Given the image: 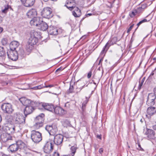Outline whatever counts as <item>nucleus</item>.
<instances>
[{
	"label": "nucleus",
	"mask_w": 156,
	"mask_h": 156,
	"mask_svg": "<svg viewBox=\"0 0 156 156\" xmlns=\"http://www.w3.org/2000/svg\"><path fill=\"white\" fill-rule=\"evenodd\" d=\"M25 146V144L21 140H19L15 144L11 145L9 147L8 149L12 153H15L17 151L23 149Z\"/></svg>",
	"instance_id": "nucleus-1"
},
{
	"label": "nucleus",
	"mask_w": 156,
	"mask_h": 156,
	"mask_svg": "<svg viewBox=\"0 0 156 156\" xmlns=\"http://www.w3.org/2000/svg\"><path fill=\"white\" fill-rule=\"evenodd\" d=\"M26 117L19 112H16L14 114L13 122L15 124H24L25 123Z\"/></svg>",
	"instance_id": "nucleus-2"
},
{
	"label": "nucleus",
	"mask_w": 156,
	"mask_h": 156,
	"mask_svg": "<svg viewBox=\"0 0 156 156\" xmlns=\"http://www.w3.org/2000/svg\"><path fill=\"white\" fill-rule=\"evenodd\" d=\"M44 114H41L37 116L35 119V124L34 126L35 128L38 129L41 127L43 125V122L44 121L43 117L44 116Z\"/></svg>",
	"instance_id": "nucleus-3"
},
{
	"label": "nucleus",
	"mask_w": 156,
	"mask_h": 156,
	"mask_svg": "<svg viewBox=\"0 0 156 156\" xmlns=\"http://www.w3.org/2000/svg\"><path fill=\"white\" fill-rule=\"evenodd\" d=\"M31 139L35 143H38L42 140L41 134L38 131L33 130L31 132Z\"/></svg>",
	"instance_id": "nucleus-4"
},
{
	"label": "nucleus",
	"mask_w": 156,
	"mask_h": 156,
	"mask_svg": "<svg viewBox=\"0 0 156 156\" xmlns=\"http://www.w3.org/2000/svg\"><path fill=\"white\" fill-rule=\"evenodd\" d=\"M41 14L43 17L49 19L52 17L51 9L48 7L44 8L41 12Z\"/></svg>",
	"instance_id": "nucleus-5"
},
{
	"label": "nucleus",
	"mask_w": 156,
	"mask_h": 156,
	"mask_svg": "<svg viewBox=\"0 0 156 156\" xmlns=\"http://www.w3.org/2000/svg\"><path fill=\"white\" fill-rule=\"evenodd\" d=\"M1 108L4 113L11 114L13 111L12 105L9 103H4L1 106Z\"/></svg>",
	"instance_id": "nucleus-6"
},
{
	"label": "nucleus",
	"mask_w": 156,
	"mask_h": 156,
	"mask_svg": "<svg viewBox=\"0 0 156 156\" xmlns=\"http://www.w3.org/2000/svg\"><path fill=\"white\" fill-rule=\"evenodd\" d=\"M45 129L51 135H54L58 131L57 126L55 124H53L51 125H47Z\"/></svg>",
	"instance_id": "nucleus-7"
},
{
	"label": "nucleus",
	"mask_w": 156,
	"mask_h": 156,
	"mask_svg": "<svg viewBox=\"0 0 156 156\" xmlns=\"http://www.w3.org/2000/svg\"><path fill=\"white\" fill-rule=\"evenodd\" d=\"M8 58L13 61H16L18 59V55L17 51L11 50L7 52Z\"/></svg>",
	"instance_id": "nucleus-8"
},
{
	"label": "nucleus",
	"mask_w": 156,
	"mask_h": 156,
	"mask_svg": "<svg viewBox=\"0 0 156 156\" xmlns=\"http://www.w3.org/2000/svg\"><path fill=\"white\" fill-rule=\"evenodd\" d=\"M156 95L154 92L148 94L147 101V104L148 105L152 106L155 104L154 100L156 98Z\"/></svg>",
	"instance_id": "nucleus-9"
},
{
	"label": "nucleus",
	"mask_w": 156,
	"mask_h": 156,
	"mask_svg": "<svg viewBox=\"0 0 156 156\" xmlns=\"http://www.w3.org/2000/svg\"><path fill=\"white\" fill-rule=\"evenodd\" d=\"M54 144L51 142H47L44 147V152L47 153H50L53 149Z\"/></svg>",
	"instance_id": "nucleus-10"
},
{
	"label": "nucleus",
	"mask_w": 156,
	"mask_h": 156,
	"mask_svg": "<svg viewBox=\"0 0 156 156\" xmlns=\"http://www.w3.org/2000/svg\"><path fill=\"white\" fill-rule=\"evenodd\" d=\"M42 21L41 18L40 17H34L30 20V23L32 26L37 27Z\"/></svg>",
	"instance_id": "nucleus-11"
},
{
	"label": "nucleus",
	"mask_w": 156,
	"mask_h": 156,
	"mask_svg": "<svg viewBox=\"0 0 156 156\" xmlns=\"http://www.w3.org/2000/svg\"><path fill=\"white\" fill-rule=\"evenodd\" d=\"M64 136L61 134H57L55 135L54 138V144L58 145L62 144Z\"/></svg>",
	"instance_id": "nucleus-12"
},
{
	"label": "nucleus",
	"mask_w": 156,
	"mask_h": 156,
	"mask_svg": "<svg viewBox=\"0 0 156 156\" xmlns=\"http://www.w3.org/2000/svg\"><path fill=\"white\" fill-rule=\"evenodd\" d=\"M76 5V2L75 0H69L66 2V4L65 5L70 10H72L73 8Z\"/></svg>",
	"instance_id": "nucleus-13"
},
{
	"label": "nucleus",
	"mask_w": 156,
	"mask_h": 156,
	"mask_svg": "<svg viewBox=\"0 0 156 156\" xmlns=\"http://www.w3.org/2000/svg\"><path fill=\"white\" fill-rule=\"evenodd\" d=\"M34 109V107L33 106V105L30 104L29 105L26 107L24 110L25 116L27 117L28 115L31 113Z\"/></svg>",
	"instance_id": "nucleus-14"
},
{
	"label": "nucleus",
	"mask_w": 156,
	"mask_h": 156,
	"mask_svg": "<svg viewBox=\"0 0 156 156\" xmlns=\"http://www.w3.org/2000/svg\"><path fill=\"white\" fill-rule=\"evenodd\" d=\"M53 111L55 114L62 115L66 113V111L60 107L57 106L54 108Z\"/></svg>",
	"instance_id": "nucleus-15"
},
{
	"label": "nucleus",
	"mask_w": 156,
	"mask_h": 156,
	"mask_svg": "<svg viewBox=\"0 0 156 156\" xmlns=\"http://www.w3.org/2000/svg\"><path fill=\"white\" fill-rule=\"evenodd\" d=\"M37 12L36 10L34 9H32L29 10L27 13V16L29 18L34 17L37 16Z\"/></svg>",
	"instance_id": "nucleus-16"
},
{
	"label": "nucleus",
	"mask_w": 156,
	"mask_h": 156,
	"mask_svg": "<svg viewBox=\"0 0 156 156\" xmlns=\"http://www.w3.org/2000/svg\"><path fill=\"white\" fill-rule=\"evenodd\" d=\"M48 31L49 34L56 35L58 34V30L56 28L53 26H50L48 29Z\"/></svg>",
	"instance_id": "nucleus-17"
},
{
	"label": "nucleus",
	"mask_w": 156,
	"mask_h": 156,
	"mask_svg": "<svg viewBox=\"0 0 156 156\" xmlns=\"http://www.w3.org/2000/svg\"><path fill=\"white\" fill-rule=\"evenodd\" d=\"M35 0H21L22 4L26 7H30L32 6Z\"/></svg>",
	"instance_id": "nucleus-18"
},
{
	"label": "nucleus",
	"mask_w": 156,
	"mask_h": 156,
	"mask_svg": "<svg viewBox=\"0 0 156 156\" xmlns=\"http://www.w3.org/2000/svg\"><path fill=\"white\" fill-rule=\"evenodd\" d=\"M41 105L44 109L50 112H53L54 107L52 105L45 103Z\"/></svg>",
	"instance_id": "nucleus-19"
},
{
	"label": "nucleus",
	"mask_w": 156,
	"mask_h": 156,
	"mask_svg": "<svg viewBox=\"0 0 156 156\" xmlns=\"http://www.w3.org/2000/svg\"><path fill=\"white\" fill-rule=\"evenodd\" d=\"M74 10L72 12L73 15L76 17H79L81 15L80 10L76 7L75 6L73 8Z\"/></svg>",
	"instance_id": "nucleus-20"
},
{
	"label": "nucleus",
	"mask_w": 156,
	"mask_h": 156,
	"mask_svg": "<svg viewBox=\"0 0 156 156\" xmlns=\"http://www.w3.org/2000/svg\"><path fill=\"white\" fill-rule=\"evenodd\" d=\"M41 33L39 32L36 31L35 30H33L31 31L30 33V36L36 38L38 39V38H40L41 37Z\"/></svg>",
	"instance_id": "nucleus-21"
},
{
	"label": "nucleus",
	"mask_w": 156,
	"mask_h": 156,
	"mask_svg": "<svg viewBox=\"0 0 156 156\" xmlns=\"http://www.w3.org/2000/svg\"><path fill=\"white\" fill-rule=\"evenodd\" d=\"M19 45V43L17 41H13L10 43V47L11 50H16V49Z\"/></svg>",
	"instance_id": "nucleus-22"
},
{
	"label": "nucleus",
	"mask_w": 156,
	"mask_h": 156,
	"mask_svg": "<svg viewBox=\"0 0 156 156\" xmlns=\"http://www.w3.org/2000/svg\"><path fill=\"white\" fill-rule=\"evenodd\" d=\"M147 113L150 115H152L156 113V108L154 107H150L147 110Z\"/></svg>",
	"instance_id": "nucleus-23"
},
{
	"label": "nucleus",
	"mask_w": 156,
	"mask_h": 156,
	"mask_svg": "<svg viewBox=\"0 0 156 156\" xmlns=\"http://www.w3.org/2000/svg\"><path fill=\"white\" fill-rule=\"evenodd\" d=\"M34 45L27 42L25 47V49L29 54L33 49Z\"/></svg>",
	"instance_id": "nucleus-24"
},
{
	"label": "nucleus",
	"mask_w": 156,
	"mask_h": 156,
	"mask_svg": "<svg viewBox=\"0 0 156 156\" xmlns=\"http://www.w3.org/2000/svg\"><path fill=\"white\" fill-rule=\"evenodd\" d=\"M40 27V30L43 31H45L48 28V26L47 23L43 21L39 26Z\"/></svg>",
	"instance_id": "nucleus-25"
},
{
	"label": "nucleus",
	"mask_w": 156,
	"mask_h": 156,
	"mask_svg": "<svg viewBox=\"0 0 156 156\" xmlns=\"http://www.w3.org/2000/svg\"><path fill=\"white\" fill-rule=\"evenodd\" d=\"M38 41V39L36 38H34L33 37L30 36L28 42L29 43H30L31 44L34 45L36 44Z\"/></svg>",
	"instance_id": "nucleus-26"
},
{
	"label": "nucleus",
	"mask_w": 156,
	"mask_h": 156,
	"mask_svg": "<svg viewBox=\"0 0 156 156\" xmlns=\"http://www.w3.org/2000/svg\"><path fill=\"white\" fill-rule=\"evenodd\" d=\"M109 44V42H108L105 46L104 47L103 50L101 51L100 53V55H102L103 56H104L106 53L109 47L108 46Z\"/></svg>",
	"instance_id": "nucleus-27"
},
{
	"label": "nucleus",
	"mask_w": 156,
	"mask_h": 156,
	"mask_svg": "<svg viewBox=\"0 0 156 156\" xmlns=\"http://www.w3.org/2000/svg\"><path fill=\"white\" fill-rule=\"evenodd\" d=\"M78 149L76 145H74L71 147L70 148V153L69 154L70 156H74L76 151Z\"/></svg>",
	"instance_id": "nucleus-28"
},
{
	"label": "nucleus",
	"mask_w": 156,
	"mask_h": 156,
	"mask_svg": "<svg viewBox=\"0 0 156 156\" xmlns=\"http://www.w3.org/2000/svg\"><path fill=\"white\" fill-rule=\"evenodd\" d=\"M18 56H20L21 58L24 57L25 56V52L22 48H20L17 51Z\"/></svg>",
	"instance_id": "nucleus-29"
},
{
	"label": "nucleus",
	"mask_w": 156,
	"mask_h": 156,
	"mask_svg": "<svg viewBox=\"0 0 156 156\" xmlns=\"http://www.w3.org/2000/svg\"><path fill=\"white\" fill-rule=\"evenodd\" d=\"M118 41V39L117 37H114L112 38L111 41H108L109 44L108 46L110 47L111 45H113L115 44Z\"/></svg>",
	"instance_id": "nucleus-30"
},
{
	"label": "nucleus",
	"mask_w": 156,
	"mask_h": 156,
	"mask_svg": "<svg viewBox=\"0 0 156 156\" xmlns=\"http://www.w3.org/2000/svg\"><path fill=\"white\" fill-rule=\"evenodd\" d=\"M149 135H148V137L150 139H153L154 137L155 133L154 131L152 129H149Z\"/></svg>",
	"instance_id": "nucleus-31"
},
{
	"label": "nucleus",
	"mask_w": 156,
	"mask_h": 156,
	"mask_svg": "<svg viewBox=\"0 0 156 156\" xmlns=\"http://www.w3.org/2000/svg\"><path fill=\"white\" fill-rule=\"evenodd\" d=\"M74 85H75V83L70 82V86L68 91L69 93H72L73 92L74 90Z\"/></svg>",
	"instance_id": "nucleus-32"
},
{
	"label": "nucleus",
	"mask_w": 156,
	"mask_h": 156,
	"mask_svg": "<svg viewBox=\"0 0 156 156\" xmlns=\"http://www.w3.org/2000/svg\"><path fill=\"white\" fill-rule=\"evenodd\" d=\"M5 55V52L3 47H0V56L3 57L5 58L4 55Z\"/></svg>",
	"instance_id": "nucleus-33"
},
{
	"label": "nucleus",
	"mask_w": 156,
	"mask_h": 156,
	"mask_svg": "<svg viewBox=\"0 0 156 156\" xmlns=\"http://www.w3.org/2000/svg\"><path fill=\"white\" fill-rule=\"evenodd\" d=\"M33 102H31L30 100L27 99L26 100L25 102H24V103H23V105L26 107L27 106L29 105L30 104L33 105Z\"/></svg>",
	"instance_id": "nucleus-34"
},
{
	"label": "nucleus",
	"mask_w": 156,
	"mask_h": 156,
	"mask_svg": "<svg viewBox=\"0 0 156 156\" xmlns=\"http://www.w3.org/2000/svg\"><path fill=\"white\" fill-rule=\"evenodd\" d=\"M88 101L87 99L83 103L82 105V109L83 111H84L86 108V105Z\"/></svg>",
	"instance_id": "nucleus-35"
},
{
	"label": "nucleus",
	"mask_w": 156,
	"mask_h": 156,
	"mask_svg": "<svg viewBox=\"0 0 156 156\" xmlns=\"http://www.w3.org/2000/svg\"><path fill=\"white\" fill-rule=\"evenodd\" d=\"M1 43L3 45H5L8 44V40L7 38H2L1 41Z\"/></svg>",
	"instance_id": "nucleus-36"
},
{
	"label": "nucleus",
	"mask_w": 156,
	"mask_h": 156,
	"mask_svg": "<svg viewBox=\"0 0 156 156\" xmlns=\"http://www.w3.org/2000/svg\"><path fill=\"white\" fill-rule=\"evenodd\" d=\"M2 136L1 135V137L2 139V140H3L4 142H6L8 140H12V137L11 136L10 137H7L6 136L5 137H2Z\"/></svg>",
	"instance_id": "nucleus-37"
},
{
	"label": "nucleus",
	"mask_w": 156,
	"mask_h": 156,
	"mask_svg": "<svg viewBox=\"0 0 156 156\" xmlns=\"http://www.w3.org/2000/svg\"><path fill=\"white\" fill-rule=\"evenodd\" d=\"M148 21H147L146 19H143L142 20L140 21L137 24V28L139 27V26L141 24L147 22Z\"/></svg>",
	"instance_id": "nucleus-38"
},
{
	"label": "nucleus",
	"mask_w": 156,
	"mask_h": 156,
	"mask_svg": "<svg viewBox=\"0 0 156 156\" xmlns=\"http://www.w3.org/2000/svg\"><path fill=\"white\" fill-rule=\"evenodd\" d=\"M43 84L40 85L39 86H36L35 87H34L32 88H31L32 89H33V90H37V89H40L41 88H43V87H42Z\"/></svg>",
	"instance_id": "nucleus-39"
},
{
	"label": "nucleus",
	"mask_w": 156,
	"mask_h": 156,
	"mask_svg": "<svg viewBox=\"0 0 156 156\" xmlns=\"http://www.w3.org/2000/svg\"><path fill=\"white\" fill-rule=\"evenodd\" d=\"M144 78L142 79L141 80L138 86V89L139 90H140L144 82Z\"/></svg>",
	"instance_id": "nucleus-40"
},
{
	"label": "nucleus",
	"mask_w": 156,
	"mask_h": 156,
	"mask_svg": "<svg viewBox=\"0 0 156 156\" xmlns=\"http://www.w3.org/2000/svg\"><path fill=\"white\" fill-rule=\"evenodd\" d=\"M136 10L132 11V12H130L129 13V15L131 17H134L136 15Z\"/></svg>",
	"instance_id": "nucleus-41"
},
{
	"label": "nucleus",
	"mask_w": 156,
	"mask_h": 156,
	"mask_svg": "<svg viewBox=\"0 0 156 156\" xmlns=\"http://www.w3.org/2000/svg\"><path fill=\"white\" fill-rule=\"evenodd\" d=\"M143 11L144 10L142 9H141L140 7L138 8L136 10V13H140L143 12Z\"/></svg>",
	"instance_id": "nucleus-42"
},
{
	"label": "nucleus",
	"mask_w": 156,
	"mask_h": 156,
	"mask_svg": "<svg viewBox=\"0 0 156 156\" xmlns=\"http://www.w3.org/2000/svg\"><path fill=\"white\" fill-rule=\"evenodd\" d=\"M27 99L24 97H22L19 99L20 101L21 102L22 104H23L24 103V102L26 101Z\"/></svg>",
	"instance_id": "nucleus-43"
},
{
	"label": "nucleus",
	"mask_w": 156,
	"mask_h": 156,
	"mask_svg": "<svg viewBox=\"0 0 156 156\" xmlns=\"http://www.w3.org/2000/svg\"><path fill=\"white\" fill-rule=\"evenodd\" d=\"M44 85H43V86H42V87H43V88H44V87H50V88H51V87H53L54 86V85H53V84H51V85H45V83H44Z\"/></svg>",
	"instance_id": "nucleus-44"
},
{
	"label": "nucleus",
	"mask_w": 156,
	"mask_h": 156,
	"mask_svg": "<svg viewBox=\"0 0 156 156\" xmlns=\"http://www.w3.org/2000/svg\"><path fill=\"white\" fill-rule=\"evenodd\" d=\"M147 5L146 4L141 5V6L140 7L141 9H142L144 10L145 9H146L147 8Z\"/></svg>",
	"instance_id": "nucleus-45"
},
{
	"label": "nucleus",
	"mask_w": 156,
	"mask_h": 156,
	"mask_svg": "<svg viewBox=\"0 0 156 156\" xmlns=\"http://www.w3.org/2000/svg\"><path fill=\"white\" fill-rule=\"evenodd\" d=\"M96 0H87L88 2L90 5L93 4L95 2Z\"/></svg>",
	"instance_id": "nucleus-46"
},
{
	"label": "nucleus",
	"mask_w": 156,
	"mask_h": 156,
	"mask_svg": "<svg viewBox=\"0 0 156 156\" xmlns=\"http://www.w3.org/2000/svg\"><path fill=\"white\" fill-rule=\"evenodd\" d=\"M133 26H134V24H133L132 25L130 26V27L129 28V29H128V30H127V33L131 31V29L133 28Z\"/></svg>",
	"instance_id": "nucleus-47"
},
{
	"label": "nucleus",
	"mask_w": 156,
	"mask_h": 156,
	"mask_svg": "<svg viewBox=\"0 0 156 156\" xmlns=\"http://www.w3.org/2000/svg\"><path fill=\"white\" fill-rule=\"evenodd\" d=\"M42 56L40 54H39L38 55L37 57V59L38 60H39L41 59L42 58Z\"/></svg>",
	"instance_id": "nucleus-48"
},
{
	"label": "nucleus",
	"mask_w": 156,
	"mask_h": 156,
	"mask_svg": "<svg viewBox=\"0 0 156 156\" xmlns=\"http://www.w3.org/2000/svg\"><path fill=\"white\" fill-rule=\"evenodd\" d=\"M8 8L7 7H5V8L2 10V12L4 13H6L7 12Z\"/></svg>",
	"instance_id": "nucleus-49"
},
{
	"label": "nucleus",
	"mask_w": 156,
	"mask_h": 156,
	"mask_svg": "<svg viewBox=\"0 0 156 156\" xmlns=\"http://www.w3.org/2000/svg\"><path fill=\"white\" fill-rule=\"evenodd\" d=\"M92 75V71H90L87 74V77L88 78H90Z\"/></svg>",
	"instance_id": "nucleus-50"
},
{
	"label": "nucleus",
	"mask_w": 156,
	"mask_h": 156,
	"mask_svg": "<svg viewBox=\"0 0 156 156\" xmlns=\"http://www.w3.org/2000/svg\"><path fill=\"white\" fill-rule=\"evenodd\" d=\"M63 69H62V68L61 67L57 69L55 71V73H56L58 71H60L63 70Z\"/></svg>",
	"instance_id": "nucleus-51"
},
{
	"label": "nucleus",
	"mask_w": 156,
	"mask_h": 156,
	"mask_svg": "<svg viewBox=\"0 0 156 156\" xmlns=\"http://www.w3.org/2000/svg\"><path fill=\"white\" fill-rule=\"evenodd\" d=\"M53 156H59V154L58 152H55L53 154Z\"/></svg>",
	"instance_id": "nucleus-52"
},
{
	"label": "nucleus",
	"mask_w": 156,
	"mask_h": 156,
	"mask_svg": "<svg viewBox=\"0 0 156 156\" xmlns=\"http://www.w3.org/2000/svg\"><path fill=\"white\" fill-rule=\"evenodd\" d=\"M99 152L101 154L103 152V148H101L99 149Z\"/></svg>",
	"instance_id": "nucleus-53"
},
{
	"label": "nucleus",
	"mask_w": 156,
	"mask_h": 156,
	"mask_svg": "<svg viewBox=\"0 0 156 156\" xmlns=\"http://www.w3.org/2000/svg\"><path fill=\"white\" fill-rule=\"evenodd\" d=\"M149 129H148L147 131L145 133V134L147 135V137H148V135H149Z\"/></svg>",
	"instance_id": "nucleus-54"
},
{
	"label": "nucleus",
	"mask_w": 156,
	"mask_h": 156,
	"mask_svg": "<svg viewBox=\"0 0 156 156\" xmlns=\"http://www.w3.org/2000/svg\"><path fill=\"white\" fill-rule=\"evenodd\" d=\"M84 85L79 88V90H77V92H80L84 87Z\"/></svg>",
	"instance_id": "nucleus-55"
},
{
	"label": "nucleus",
	"mask_w": 156,
	"mask_h": 156,
	"mask_svg": "<svg viewBox=\"0 0 156 156\" xmlns=\"http://www.w3.org/2000/svg\"><path fill=\"white\" fill-rule=\"evenodd\" d=\"M152 128L153 129L156 130V124L153 126Z\"/></svg>",
	"instance_id": "nucleus-56"
},
{
	"label": "nucleus",
	"mask_w": 156,
	"mask_h": 156,
	"mask_svg": "<svg viewBox=\"0 0 156 156\" xmlns=\"http://www.w3.org/2000/svg\"><path fill=\"white\" fill-rule=\"evenodd\" d=\"M92 15H94V14H93L92 13H88L86 14V16L88 17V16H90Z\"/></svg>",
	"instance_id": "nucleus-57"
},
{
	"label": "nucleus",
	"mask_w": 156,
	"mask_h": 156,
	"mask_svg": "<svg viewBox=\"0 0 156 156\" xmlns=\"http://www.w3.org/2000/svg\"><path fill=\"white\" fill-rule=\"evenodd\" d=\"M65 106L67 107H69V102H67L65 104Z\"/></svg>",
	"instance_id": "nucleus-58"
},
{
	"label": "nucleus",
	"mask_w": 156,
	"mask_h": 156,
	"mask_svg": "<svg viewBox=\"0 0 156 156\" xmlns=\"http://www.w3.org/2000/svg\"><path fill=\"white\" fill-rule=\"evenodd\" d=\"M2 20V17L0 16V23H1Z\"/></svg>",
	"instance_id": "nucleus-59"
},
{
	"label": "nucleus",
	"mask_w": 156,
	"mask_h": 156,
	"mask_svg": "<svg viewBox=\"0 0 156 156\" xmlns=\"http://www.w3.org/2000/svg\"><path fill=\"white\" fill-rule=\"evenodd\" d=\"M154 73L153 72H152L151 73V74L150 75V76H153L154 75Z\"/></svg>",
	"instance_id": "nucleus-60"
},
{
	"label": "nucleus",
	"mask_w": 156,
	"mask_h": 156,
	"mask_svg": "<svg viewBox=\"0 0 156 156\" xmlns=\"http://www.w3.org/2000/svg\"><path fill=\"white\" fill-rule=\"evenodd\" d=\"M138 146L142 150H143V149L141 148L140 145V144H138Z\"/></svg>",
	"instance_id": "nucleus-61"
},
{
	"label": "nucleus",
	"mask_w": 156,
	"mask_h": 156,
	"mask_svg": "<svg viewBox=\"0 0 156 156\" xmlns=\"http://www.w3.org/2000/svg\"><path fill=\"white\" fill-rule=\"evenodd\" d=\"M2 119L1 115H0V122L2 121Z\"/></svg>",
	"instance_id": "nucleus-62"
},
{
	"label": "nucleus",
	"mask_w": 156,
	"mask_h": 156,
	"mask_svg": "<svg viewBox=\"0 0 156 156\" xmlns=\"http://www.w3.org/2000/svg\"><path fill=\"white\" fill-rule=\"evenodd\" d=\"M77 90H79V88H78V87H77V88H76V92H77Z\"/></svg>",
	"instance_id": "nucleus-63"
},
{
	"label": "nucleus",
	"mask_w": 156,
	"mask_h": 156,
	"mask_svg": "<svg viewBox=\"0 0 156 156\" xmlns=\"http://www.w3.org/2000/svg\"><path fill=\"white\" fill-rule=\"evenodd\" d=\"M2 156H9L5 154H3L2 155Z\"/></svg>",
	"instance_id": "nucleus-64"
}]
</instances>
